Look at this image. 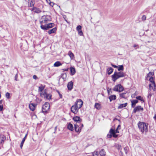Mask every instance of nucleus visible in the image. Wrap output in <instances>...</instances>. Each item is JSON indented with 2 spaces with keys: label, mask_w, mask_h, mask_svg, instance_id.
Here are the masks:
<instances>
[{
  "label": "nucleus",
  "mask_w": 156,
  "mask_h": 156,
  "mask_svg": "<svg viewBox=\"0 0 156 156\" xmlns=\"http://www.w3.org/2000/svg\"><path fill=\"white\" fill-rule=\"evenodd\" d=\"M31 10L33 11L34 12L36 13H39L41 12V11L40 10V9L37 8L36 7H34L31 9Z\"/></svg>",
  "instance_id": "16"
},
{
  "label": "nucleus",
  "mask_w": 156,
  "mask_h": 156,
  "mask_svg": "<svg viewBox=\"0 0 156 156\" xmlns=\"http://www.w3.org/2000/svg\"><path fill=\"white\" fill-rule=\"evenodd\" d=\"M68 70V69H62V70L63 72L67 71Z\"/></svg>",
  "instance_id": "56"
},
{
  "label": "nucleus",
  "mask_w": 156,
  "mask_h": 156,
  "mask_svg": "<svg viewBox=\"0 0 156 156\" xmlns=\"http://www.w3.org/2000/svg\"><path fill=\"white\" fill-rule=\"evenodd\" d=\"M107 91L108 94H110V92H111V89L110 88H108L107 89Z\"/></svg>",
  "instance_id": "48"
},
{
  "label": "nucleus",
  "mask_w": 156,
  "mask_h": 156,
  "mask_svg": "<svg viewBox=\"0 0 156 156\" xmlns=\"http://www.w3.org/2000/svg\"><path fill=\"white\" fill-rule=\"evenodd\" d=\"M149 80L151 83V84H149V90H153L154 91H156V85L155 82L154 80V78L153 77H151L149 78Z\"/></svg>",
  "instance_id": "4"
},
{
  "label": "nucleus",
  "mask_w": 156,
  "mask_h": 156,
  "mask_svg": "<svg viewBox=\"0 0 156 156\" xmlns=\"http://www.w3.org/2000/svg\"><path fill=\"white\" fill-rule=\"evenodd\" d=\"M133 47L135 48V49H136V48H139V46L138 45H137V44H134V45H133Z\"/></svg>",
  "instance_id": "42"
},
{
  "label": "nucleus",
  "mask_w": 156,
  "mask_h": 156,
  "mask_svg": "<svg viewBox=\"0 0 156 156\" xmlns=\"http://www.w3.org/2000/svg\"><path fill=\"white\" fill-rule=\"evenodd\" d=\"M73 120L75 122H76V123H80L81 122V119L80 117L76 116L74 117L73 118Z\"/></svg>",
  "instance_id": "13"
},
{
  "label": "nucleus",
  "mask_w": 156,
  "mask_h": 156,
  "mask_svg": "<svg viewBox=\"0 0 156 156\" xmlns=\"http://www.w3.org/2000/svg\"><path fill=\"white\" fill-rule=\"evenodd\" d=\"M98 153L97 151H94L93 153V156H98Z\"/></svg>",
  "instance_id": "41"
},
{
  "label": "nucleus",
  "mask_w": 156,
  "mask_h": 156,
  "mask_svg": "<svg viewBox=\"0 0 156 156\" xmlns=\"http://www.w3.org/2000/svg\"><path fill=\"white\" fill-rule=\"evenodd\" d=\"M136 95V92L134 94H132L131 95V97L132 98H134L135 96Z\"/></svg>",
  "instance_id": "49"
},
{
  "label": "nucleus",
  "mask_w": 156,
  "mask_h": 156,
  "mask_svg": "<svg viewBox=\"0 0 156 156\" xmlns=\"http://www.w3.org/2000/svg\"><path fill=\"white\" fill-rule=\"evenodd\" d=\"M3 108V105H0V112L2 111Z\"/></svg>",
  "instance_id": "47"
},
{
  "label": "nucleus",
  "mask_w": 156,
  "mask_h": 156,
  "mask_svg": "<svg viewBox=\"0 0 156 156\" xmlns=\"http://www.w3.org/2000/svg\"><path fill=\"white\" fill-rule=\"evenodd\" d=\"M35 4V1L34 0H31L30 2V4L29 5L30 7L34 6Z\"/></svg>",
  "instance_id": "33"
},
{
  "label": "nucleus",
  "mask_w": 156,
  "mask_h": 156,
  "mask_svg": "<svg viewBox=\"0 0 156 156\" xmlns=\"http://www.w3.org/2000/svg\"><path fill=\"white\" fill-rule=\"evenodd\" d=\"M59 95L60 98H62V94H60L59 93Z\"/></svg>",
  "instance_id": "63"
},
{
  "label": "nucleus",
  "mask_w": 156,
  "mask_h": 156,
  "mask_svg": "<svg viewBox=\"0 0 156 156\" xmlns=\"http://www.w3.org/2000/svg\"><path fill=\"white\" fill-rule=\"evenodd\" d=\"M112 134L110 133V134H108L107 135V137L108 138H111L112 137Z\"/></svg>",
  "instance_id": "45"
},
{
  "label": "nucleus",
  "mask_w": 156,
  "mask_h": 156,
  "mask_svg": "<svg viewBox=\"0 0 156 156\" xmlns=\"http://www.w3.org/2000/svg\"><path fill=\"white\" fill-rule=\"evenodd\" d=\"M79 124L76 123L74 124L75 130L76 132H80L81 129V128Z\"/></svg>",
  "instance_id": "11"
},
{
  "label": "nucleus",
  "mask_w": 156,
  "mask_h": 156,
  "mask_svg": "<svg viewBox=\"0 0 156 156\" xmlns=\"http://www.w3.org/2000/svg\"><path fill=\"white\" fill-rule=\"evenodd\" d=\"M54 24L53 23H51L47 24V28L48 29L49 28H51L54 26Z\"/></svg>",
  "instance_id": "28"
},
{
  "label": "nucleus",
  "mask_w": 156,
  "mask_h": 156,
  "mask_svg": "<svg viewBox=\"0 0 156 156\" xmlns=\"http://www.w3.org/2000/svg\"><path fill=\"white\" fill-rule=\"evenodd\" d=\"M78 31V32L79 34L80 35L82 36L83 35V33L82 31L81 30H79Z\"/></svg>",
  "instance_id": "43"
},
{
  "label": "nucleus",
  "mask_w": 156,
  "mask_h": 156,
  "mask_svg": "<svg viewBox=\"0 0 156 156\" xmlns=\"http://www.w3.org/2000/svg\"><path fill=\"white\" fill-rule=\"evenodd\" d=\"M83 105V102L81 99L78 100L75 103V105L80 108Z\"/></svg>",
  "instance_id": "8"
},
{
  "label": "nucleus",
  "mask_w": 156,
  "mask_h": 156,
  "mask_svg": "<svg viewBox=\"0 0 156 156\" xmlns=\"http://www.w3.org/2000/svg\"><path fill=\"white\" fill-rule=\"evenodd\" d=\"M67 128L69 129L71 131H73L74 130V128H73V126L70 123H69L68 124Z\"/></svg>",
  "instance_id": "18"
},
{
  "label": "nucleus",
  "mask_w": 156,
  "mask_h": 156,
  "mask_svg": "<svg viewBox=\"0 0 156 156\" xmlns=\"http://www.w3.org/2000/svg\"><path fill=\"white\" fill-rule=\"evenodd\" d=\"M80 125V127H81V129L83 127V124H81L80 122V124H79Z\"/></svg>",
  "instance_id": "55"
},
{
  "label": "nucleus",
  "mask_w": 156,
  "mask_h": 156,
  "mask_svg": "<svg viewBox=\"0 0 156 156\" xmlns=\"http://www.w3.org/2000/svg\"><path fill=\"white\" fill-rule=\"evenodd\" d=\"M154 119L156 121V114H155L154 116Z\"/></svg>",
  "instance_id": "61"
},
{
  "label": "nucleus",
  "mask_w": 156,
  "mask_h": 156,
  "mask_svg": "<svg viewBox=\"0 0 156 156\" xmlns=\"http://www.w3.org/2000/svg\"><path fill=\"white\" fill-rule=\"evenodd\" d=\"M33 78L35 80H37L38 79L37 77L35 75H34L33 76Z\"/></svg>",
  "instance_id": "50"
},
{
  "label": "nucleus",
  "mask_w": 156,
  "mask_h": 156,
  "mask_svg": "<svg viewBox=\"0 0 156 156\" xmlns=\"http://www.w3.org/2000/svg\"><path fill=\"white\" fill-rule=\"evenodd\" d=\"M57 29L56 27H55L52 29L49 30L48 32V34H51L52 33H54L56 31Z\"/></svg>",
  "instance_id": "26"
},
{
  "label": "nucleus",
  "mask_w": 156,
  "mask_h": 156,
  "mask_svg": "<svg viewBox=\"0 0 156 156\" xmlns=\"http://www.w3.org/2000/svg\"><path fill=\"white\" fill-rule=\"evenodd\" d=\"M136 99H137L138 100H140L141 101H143L142 98L140 96L136 97Z\"/></svg>",
  "instance_id": "39"
},
{
  "label": "nucleus",
  "mask_w": 156,
  "mask_h": 156,
  "mask_svg": "<svg viewBox=\"0 0 156 156\" xmlns=\"http://www.w3.org/2000/svg\"><path fill=\"white\" fill-rule=\"evenodd\" d=\"M100 154L101 156H104L105 155V152L103 149L101 150L100 152Z\"/></svg>",
  "instance_id": "32"
},
{
  "label": "nucleus",
  "mask_w": 156,
  "mask_h": 156,
  "mask_svg": "<svg viewBox=\"0 0 156 156\" xmlns=\"http://www.w3.org/2000/svg\"><path fill=\"white\" fill-rule=\"evenodd\" d=\"M27 137L26 136H25V137L23 138V139L22 140H23V141H25L26 139L27 138Z\"/></svg>",
  "instance_id": "59"
},
{
  "label": "nucleus",
  "mask_w": 156,
  "mask_h": 156,
  "mask_svg": "<svg viewBox=\"0 0 156 156\" xmlns=\"http://www.w3.org/2000/svg\"><path fill=\"white\" fill-rule=\"evenodd\" d=\"M114 91L121 92L123 90V88L121 85L118 84L115 86L113 89Z\"/></svg>",
  "instance_id": "6"
},
{
  "label": "nucleus",
  "mask_w": 156,
  "mask_h": 156,
  "mask_svg": "<svg viewBox=\"0 0 156 156\" xmlns=\"http://www.w3.org/2000/svg\"><path fill=\"white\" fill-rule=\"evenodd\" d=\"M62 65V63L60 62L57 61L54 64V66L55 67H58Z\"/></svg>",
  "instance_id": "27"
},
{
  "label": "nucleus",
  "mask_w": 156,
  "mask_h": 156,
  "mask_svg": "<svg viewBox=\"0 0 156 156\" xmlns=\"http://www.w3.org/2000/svg\"><path fill=\"white\" fill-rule=\"evenodd\" d=\"M18 77V74H16L15 77V80L16 81H17V78Z\"/></svg>",
  "instance_id": "51"
},
{
  "label": "nucleus",
  "mask_w": 156,
  "mask_h": 156,
  "mask_svg": "<svg viewBox=\"0 0 156 156\" xmlns=\"http://www.w3.org/2000/svg\"><path fill=\"white\" fill-rule=\"evenodd\" d=\"M125 76V74L123 72H115L114 74L112 76V77L113 81L114 82L118 79L123 77Z\"/></svg>",
  "instance_id": "2"
},
{
  "label": "nucleus",
  "mask_w": 156,
  "mask_h": 156,
  "mask_svg": "<svg viewBox=\"0 0 156 156\" xmlns=\"http://www.w3.org/2000/svg\"><path fill=\"white\" fill-rule=\"evenodd\" d=\"M114 132H115V133H119V131H118V128H117V129L115 130H114Z\"/></svg>",
  "instance_id": "54"
},
{
  "label": "nucleus",
  "mask_w": 156,
  "mask_h": 156,
  "mask_svg": "<svg viewBox=\"0 0 156 156\" xmlns=\"http://www.w3.org/2000/svg\"><path fill=\"white\" fill-rule=\"evenodd\" d=\"M109 133L112 134L114 138H116L117 137L118 135L116 134L114 132V129H111L109 132Z\"/></svg>",
  "instance_id": "17"
},
{
  "label": "nucleus",
  "mask_w": 156,
  "mask_h": 156,
  "mask_svg": "<svg viewBox=\"0 0 156 156\" xmlns=\"http://www.w3.org/2000/svg\"><path fill=\"white\" fill-rule=\"evenodd\" d=\"M27 137L26 136H25V137L23 138V139L22 140H23V141H25L26 139L27 138Z\"/></svg>",
  "instance_id": "60"
},
{
  "label": "nucleus",
  "mask_w": 156,
  "mask_h": 156,
  "mask_svg": "<svg viewBox=\"0 0 156 156\" xmlns=\"http://www.w3.org/2000/svg\"><path fill=\"white\" fill-rule=\"evenodd\" d=\"M5 140V136L3 135H0V144H3Z\"/></svg>",
  "instance_id": "15"
},
{
  "label": "nucleus",
  "mask_w": 156,
  "mask_h": 156,
  "mask_svg": "<svg viewBox=\"0 0 156 156\" xmlns=\"http://www.w3.org/2000/svg\"><path fill=\"white\" fill-rule=\"evenodd\" d=\"M70 70L72 75L74 74L75 73V69L74 68L71 67L70 68Z\"/></svg>",
  "instance_id": "31"
},
{
  "label": "nucleus",
  "mask_w": 156,
  "mask_h": 156,
  "mask_svg": "<svg viewBox=\"0 0 156 156\" xmlns=\"http://www.w3.org/2000/svg\"><path fill=\"white\" fill-rule=\"evenodd\" d=\"M138 126L141 132L146 134L148 130L147 125L144 122H140L138 124Z\"/></svg>",
  "instance_id": "1"
},
{
  "label": "nucleus",
  "mask_w": 156,
  "mask_h": 156,
  "mask_svg": "<svg viewBox=\"0 0 156 156\" xmlns=\"http://www.w3.org/2000/svg\"><path fill=\"white\" fill-rule=\"evenodd\" d=\"M24 141H24L22 140V141L21 143L20 147L21 148H22L23 147V143H24Z\"/></svg>",
  "instance_id": "44"
},
{
  "label": "nucleus",
  "mask_w": 156,
  "mask_h": 156,
  "mask_svg": "<svg viewBox=\"0 0 156 156\" xmlns=\"http://www.w3.org/2000/svg\"><path fill=\"white\" fill-rule=\"evenodd\" d=\"M94 107L98 110L100 109L101 107V105L99 103H95Z\"/></svg>",
  "instance_id": "24"
},
{
  "label": "nucleus",
  "mask_w": 156,
  "mask_h": 156,
  "mask_svg": "<svg viewBox=\"0 0 156 156\" xmlns=\"http://www.w3.org/2000/svg\"><path fill=\"white\" fill-rule=\"evenodd\" d=\"M50 105L49 103L46 102L42 107V112L44 113L47 112L50 109Z\"/></svg>",
  "instance_id": "5"
},
{
  "label": "nucleus",
  "mask_w": 156,
  "mask_h": 156,
  "mask_svg": "<svg viewBox=\"0 0 156 156\" xmlns=\"http://www.w3.org/2000/svg\"><path fill=\"white\" fill-rule=\"evenodd\" d=\"M68 55L69 56L71 59H73L74 58V55L71 51H70L68 52Z\"/></svg>",
  "instance_id": "25"
},
{
  "label": "nucleus",
  "mask_w": 156,
  "mask_h": 156,
  "mask_svg": "<svg viewBox=\"0 0 156 156\" xmlns=\"http://www.w3.org/2000/svg\"><path fill=\"white\" fill-rule=\"evenodd\" d=\"M37 105L35 104L31 103L29 105V108L30 110L34 111L36 108Z\"/></svg>",
  "instance_id": "14"
},
{
  "label": "nucleus",
  "mask_w": 156,
  "mask_h": 156,
  "mask_svg": "<svg viewBox=\"0 0 156 156\" xmlns=\"http://www.w3.org/2000/svg\"><path fill=\"white\" fill-rule=\"evenodd\" d=\"M27 137L26 136H25V137L23 138V139L22 140H23V141H25L26 139L27 138Z\"/></svg>",
  "instance_id": "58"
},
{
  "label": "nucleus",
  "mask_w": 156,
  "mask_h": 156,
  "mask_svg": "<svg viewBox=\"0 0 156 156\" xmlns=\"http://www.w3.org/2000/svg\"><path fill=\"white\" fill-rule=\"evenodd\" d=\"M51 19L49 15L42 16L41 18L40 22L41 24L46 23L51 21Z\"/></svg>",
  "instance_id": "3"
},
{
  "label": "nucleus",
  "mask_w": 156,
  "mask_h": 156,
  "mask_svg": "<svg viewBox=\"0 0 156 156\" xmlns=\"http://www.w3.org/2000/svg\"><path fill=\"white\" fill-rule=\"evenodd\" d=\"M44 88V86L41 85L40 86L38 87V91L42 92Z\"/></svg>",
  "instance_id": "29"
},
{
  "label": "nucleus",
  "mask_w": 156,
  "mask_h": 156,
  "mask_svg": "<svg viewBox=\"0 0 156 156\" xmlns=\"http://www.w3.org/2000/svg\"><path fill=\"white\" fill-rule=\"evenodd\" d=\"M82 27L80 25H79L76 27V29L77 31L81 30Z\"/></svg>",
  "instance_id": "38"
},
{
  "label": "nucleus",
  "mask_w": 156,
  "mask_h": 156,
  "mask_svg": "<svg viewBox=\"0 0 156 156\" xmlns=\"http://www.w3.org/2000/svg\"><path fill=\"white\" fill-rule=\"evenodd\" d=\"M40 95L42 97H44L46 99H50L51 98V95L50 94H47L45 92L41 93Z\"/></svg>",
  "instance_id": "7"
},
{
  "label": "nucleus",
  "mask_w": 156,
  "mask_h": 156,
  "mask_svg": "<svg viewBox=\"0 0 156 156\" xmlns=\"http://www.w3.org/2000/svg\"><path fill=\"white\" fill-rule=\"evenodd\" d=\"M151 96V93H149V94L148 96V98H150Z\"/></svg>",
  "instance_id": "57"
},
{
  "label": "nucleus",
  "mask_w": 156,
  "mask_h": 156,
  "mask_svg": "<svg viewBox=\"0 0 156 156\" xmlns=\"http://www.w3.org/2000/svg\"><path fill=\"white\" fill-rule=\"evenodd\" d=\"M127 105V103H126L125 104H120L118 107V109H121L123 107H125Z\"/></svg>",
  "instance_id": "21"
},
{
  "label": "nucleus",
  "mask_w": 156,
  "mask_h": 156,
  "mask_svg": "<svg viewBox=\"0 0 156 156\" xmlns=\"http://www.w3.org/2000/svg\"><path fill=\"white\" fill-rule=\"evenodd\" d=\"M5 96L6 97V98L8 99H9L10 98V93L7 92L5 94Z\"/></svg>",
  "instance_id": "40"
},
{
  "label": "nucleus",
  "mask_w": 156,
  "mask_h": 156,
  "mask_svg": "<svg viewBox=\"0 0 156 156\" xmlns=\"http://www.w3.org/2000/svg\"><path fill=\"white\" fill-rule=\"evenodd\" d=\"M115 147L119 150H121L122 149L121 146L119 144H116Z\"/></svg>",
  "instance_id": "36"
},
{
  "label": "nucleus",
  "mask_w": 156,
  "mask_h": 156,
  "mask_svg": "<svg viewBox=\"0 0 156 156\" xmlns=\"http://www.w3.org/2000/svg\"><path fill=\"white\" fill-rule=\"evenodd\" d=\"M109 98L110 101L112 100H115L116 99V96L115 95H112L109 96Z\"/></svg>",
  "instance_id": "23"
},
{
  "label": "nucleus",
  "mask_w": 156,
  "mask_h": 156,
  "mask_svg": "<svg viewBox=\"0 0 156 156\" xmlns=\"http://www.w3.org/2000/svg\"><path fill=\"white\" fill-rule=\"evenodd\" d=\"M66 73H63L62 74L61 76L59 77L60 78H62L63 80L64 81L66 80Z\"/></svg>",
  "instance_id": "20"
},
{
  "label": "nucleus",
  "mask_w": 156,
  "mask_h": 156,
  "mask_svg": "<svg viewBox=\"0 0 156 156\" xmlns=\"http://www.w3.org/2000/svg\"><path fill=\"white\" fill-rule=\"evenodd\" d=\"M143 108L140 106H138L135 107L134 109L133 112L136 113L137 112L143 111Z\"/></svg>",
  "instance_id": "10"
},
{
  "label": "nucleus",
  "mask_w": 156,
  "mask_h": 156,
  "mask_svg": "<svg viewBox=\"0 0 156 156\" xmlns=\"http://www.w3.org/2000/svg\"><path fill=\"white\" fill-rule=\"evenodd\" d=\"M47 26L46 25H41V28L44 30H48V28H47Z\"/></svg>",
  "instance_id": "35"
},
{
  "label": "nucleus",
  "mask_w": 156,
  "mask_h": 156,
  "mask_svg": "<svg viewBox=\"0 0 156 156\" xmlns=\"http://www.w3.org/2000/svg\"><path fill=\"white\" fill-rule=\"evenodd\" d=\"M131 106L133 108L135 106L136 104L138 102V101L137 100H133L131 101Z\"/></svg>",
  "instance_id": "19"
},
{
  "label": "nucleus",
  "mask_w": 156,
  "mask_h": 156,
  "mask_svg": "<svg viewBox=\"0 0 156 156\" xmlns=\"http://www.w3.org/2000/svg\"><path fill=\"white\" fill-rule=\"evenodd\" d=\"M47 2L49 4V2H51L50 0H47Z\"/></svg>",
  "instance_id": "64"
},
{
  "label": "nucleus",
  "mask_w": 156,
  "mask_h": 156,
  "mask_svg": "<svg viewBox=\"0 0 156 156\" xmlns=\"http://www.w3.org/2000/svg\"><path fill=\"white\" fill-rule=\"evenodd\" d=\"M49 4L50 5V6H53L54 5V3L53 2H49Z\"/></svg>",
  "instance_id": "52"
},
{
  "label": "nucleus",
  "mask_w": 156,
  "mask_h": 156,
  "mask_svg": "<svg viewBox=\"0 0 156 156\" xmlns=\"http://www.w3.org/2000/svg\"><path fill=\"white\" fill-rule=\"evenodd\" d=\"M80 108L77 107L75 105H73L71 108V111L74 114H76L78 112Z\"/></svg>",
  "instance_id": "9"
},
{
  "label": "nucleus",
  "mask_w": 156,
  "mask_h": 156,
  "mask_svg": "<svg viewBox=\"0 0 156 156\" xmlns=\"http://www.w3.org/2000/svg\"><path fill=\"white\" fill-rule=\"evenodd\" d=\"M154 73L153 72H150L147 75V78H151L152 77V76L154 75Z\"/></svg>",
  "instance_id": "30"
},
{
  "label": "nucleus",
  "mask_w": 156,
  "mask_h": 156,
  "mask_svg": "<svg viewBox=\"0 0 156 156\" xmlns=\"http://www.w3.org/2000/svg\"><path fill=\"white\" fill-rule=\"evenodd\" d=\"M126 93H122L120 94V97L122 98H125V95L126 94Z\"/></svg>",
  "instance_id": "37"
},
{
  "label": "nucleus",
  "mask_w": 156,
  "mask_h": 156,
  "mask_svg": "<svg viewBox=\"0 0 156 156\" xmlns=\"http://www.w3.org/2000/svg\"><path fill=\"white\" fill-rule=\"evenodd\" d=\"M113 71V69L111 67L108 68L107 69V73L108 75L111 74Z\"/></svg>",
  "instance_id": "22"
},
{
  "label": "nucleus",
  "mask_w": 156,
  "mask_h": 156,
  "mask_svg": "<svg viewBox=\"0 0 156 156\" xmlns=\"http://www.w3.org/2000/svg\"><path fill=\"white\" fill-rule=\"evenodd\" d=\"M146 19V17L145 15H143L142 17V19L143 20H145Z\"/></svg>",
  "instance_id": "46"
},
{
  "label": "nucleus",
  "mask_w": 156,
  "mask_h": 156,
  "mask_svg": "<svg viewBox=\"0 0 156 156\" xmlns=\"http://www.w3.org/2000/svg\"><path fill=\"white\" fill-rule=\"evenodd\" d=\"M3 101L2 100H1L0 101V104H1L3 103Z\"/></svg>",
  "instance_id": "62"
},
{
  "label": "nucleus",
  "mask_w": 156,
  "mask_h": 156,
  "mask_svg": "<svg viewBox=\"0 0 156 156\" xmlns=\"http://www.w3.org/2000/svg\"><path fill=\"white\" fill-rule=\"evenodd\" d=\"M111 65L113 67H114V68H118V66H116V65H114L113 64H111Z\"/></svg>",
  "instance_id": "53"
},
{
  "label": "nucleus",
  "mask_w": 156,
  "mask_h": 156,
  "mask_svg": "<svg viewBox=\"0 0 156 156\" xmlns=\"http://www.w3.org/2000/svg\"><path fill=\"white\" fill-rule=\"evenodd\" d=\"M124 69L123 66V65L119 66V67L118 69V71H119L120 70H123Z\"/></svg>",
  "instance_id": "34"
},
{
  "label": "nucleus",
  "mask_w": 156,
  "mask_h": 156,
  "mask_svg": "<svg viewBox=\"0 0 156 156\" xmlns=\"http://www.w3.org/2000/svg\"><path fill=\"white\" fill-rule=\"evenodd\" d=\"M68 89L69 90H71L73 88V83L72 81L69 82L67 85Z\"/></svg>",
  "instance_id": "12"
}]
</instances>
